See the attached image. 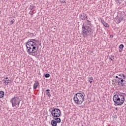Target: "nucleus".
Listing matches in <instances>:
<instances>
[{"instance_id": "obj_1", "label": "nucleus", "mask_w": 126, "mask_h": 126, "mask_svg": "<svg viewBox=\"0 0 126 126\" xmlns=\"http://www.w3.org/2000/svg\"><path fill=\"white\" fill-rule=\"evenodd\" d=\"M82 32L84 38H86V37H90V36H91V35L93 34L92 29L89 27V26H84V24H83L82 26Z\"/></svg>"}, {"instance_id": "obj_2", "label": "nucleus", "mask_w": 126, "mask_h": 126, "mask_svg": "<svg viewBox=\"0 0 126 126\" xmlns=\"http://www.w3.org/2000/svg\"><path fill=\"white\" fill-rule=\"evenodd\" d=\"M73 99L74 101L75 104H77V105H81L84 101V96H83L82 94L78 93L75 94Z\"/></svg>"}, {"instance_id": "obj_3", "label": "nucleus", "mask_w": 126, "mask_h": 126, "mask_svg": "<svg viewBox=\"0 0 126 126\" xmlns=\"http://www.w3.org/2000/svg\"><path fill=\"white\" fill-rule=\"evenodd\" d=\"M52 110L51 112V115L52 116V118L53 120H59L58 122L60 123L61 121V118H59L61 116V110L59 108H54Z\"/></svg>"}, {"instance_id": "obj_4", "label": "nucleus", "mask_w": 126, "mask_h": 126, "mask_svg": "<svg viewBox=\"0 0 126 126\" xmlns=\"http://www.w3.org/2000/svg\"><path fill=\"white\" fill-rule=\"evenodd\" d=\"M10 103H11L13 108L17 109V108L19 107L20 104V100H19V97L18 95H16L12 98L10 100Z\"/></svg>"}, {"instance_id": "obj_5", "label": "nucleus", "mask_w": 126, "mask_h": 126, "mask_svg": "<svg viewBox=\"0 0 126 126\" xmlns=\"http://www.w3.org/2000/svg\"><path fill=\"white\" fill-rule=\"evenodd\" d=\"M38 49H39L38 45L35 44V45L32 47H30L29 50H28V53H29V55H32V56H35L36 54H34V55H33V54L37 53V52H38Z\"/></svg>"}, {"instance_id": "obj_6", "label": "nucleus", "mask_w": 126, "mask_h": 126, "mask_svg": "<svg viewBox=\"0 0 126 126\" xmlns=\"http://www.w3.org/2000/svg\"><path fill=\"white\" fill-rule=\"evenodd\" d=\"M118 106H122L125 103V96L123 94H118Z\"/></svg>"}, {"instance_id": "obj_7", "label": "nucleus", "mask_w": 126, "mask_h": 126, "mask_svg": "<svg viewBox=\"0 0 126 126\" xmlns=\"http://www.w3.org/2000/svg\"><path fill=\"white\" fill-rule=\"evenodd\" d=\"M37 44L36 43H35L33 41H29V40H28V42H27L26 43V47L28 49V50H29L30 47H33L34 46H36Z\"/></svg>"}, {"instance_id": "obj_8", "label": "nucleus", "mask_w": 126, "mask_h": 126, "mask_svg": "<svg viewBox=\"0 0 126 126\" xmlns=\"http://www.w3.org/2000/svg\"><path fill=\"white\" fill-rule=\"evenodd\" d=\"M59 122H59V119H54L51 121V125L52 126H58V123L60 124L61 122H62V120L60 119Z\"/></svg>"}, {"instance_id": "obj_9", "label": "nucleus", "mask_w": 126, "mask_h": 126, "mask_svg": "<svg viewBox=\"0 0 126 126\" xmlns=\"http://www.w3.org/2000/svg\"><path fill=\"white\" fill-rule=\"evenodd\" d=\"M118 97L119 94H115L113 96V101L118 106H119V98H118Z\"/></svg>"}, {"instance_id": "obj_10", "label": "nucleus", "mask_w": 126, "mask_h": 126, "mask_svg": "<svg viewBox=\"0 0 126 126\" xmlns=\"http://www.w3.org/2000/svg\"><path fill=\"white\" fill-rule=\"evenodd\" d=\"M123 20H124V17L123 16V15H120L118 16V18L116 19L117 24H119V23H121V22H122Z\"/></svg>"}, {"instance_id": "obj_11", "label": "nucleus", "mask_w": 126, "mask_h": 126, "mask_svg": "<svg viewBox=\"0 0 126 126\" xmlns=\"http://www.w3.org/2000/svg\"><path fill=\"white\" fill-rule=\"evenodd\" d=\"M79 17L81 20H85L87 18V15L85 13L80 14Z\"/></svg>"}, {"instance_id": "obj_12", "label": "nucleus", "mask_w": 126, "mask_h": 126, "mask_svg": "<svg viewBox=\"0 0 126 126\" xmlns=\"http://www.w3.org/2000/svg\"><path fill=\"white\" fill-rule=\"evenodd\" d=\"M34 82L35 83H34L33 84V89L35 90V89H37V87H38V86H39V82H38L37 80L35 81Z\"/></svg>"}, {"instance_id": "obj_13", "label": "nucleus", "mask_w": 126, "mask_h": 126, "mask_svg": "<svg viewBox=\"0 0 126 126\" xmlns=\"http://www.w3.org/2000/svg\"><path fill=\"white\" fill-rule=\"evenodd\" d=\"M7 80V82H6ZM2 82H3L4 84L6 85H8V83H10V82H11V81L9 80V79L5 80V79H4L2 80Z\"/></svg>"}, {"instance_id": "obj_14", "label": "nucleus", "mask_w": 126, "mask_h": 126, "mask_svg": "<svg viewBox=\"0 0 126 126\" xmlns=\"http://www.w3.org/2000/svg\"><path fill=\"white\" fill-rule=\"evenodd\" d=\"M50 91H51V90L48 89L46 90V92H45L47 96H48V97H51V96L50 94L51 93L50 92Z\"/></svg>"}, {"instance_id": "obj_15", "label": "nucleus", "mask_w": 126, "mask_h": 126, "mask_svg": "<svg viewBox=\"0 0 126 126\" xmlns=\"http://www.w3.org/2000/svg\"><path fill=\"white\" fill-rule=\"evenodd\" d=\"M118 79L120 80L121 86H124V85H125V83H124V81H125V80H124L122 78H118Z\"/></svg>"}, {"instance_id": "obj_16", "label": "nucleus", "mask_w": 126, "mask_h": 126, "mask_svg": "<svg viewBox=\"0 0 126 126\" xmlns=\"http://www.w3.org/2000/svg\"><path fill=\"white\" fill-rule=\"evenodd\" d=\"M4 97V92L1 91H0V98H3Z\"/></svg>"}, {"instance_id": "obj_17", "label": "nucleus", "mask_w": 126, "mask_h": 126, "mask_svg": "<svg viewBox=\"0 0 126 126\" xmlns=\"http://www.w3.org/2000/svg\"><path fill=\"white\" fill-rule=\"evenodd\" d=\"M89 81L90 83H92V82H93V81H94V80L93 79V77H89Z\"/></svg>"}, {"instance_id": "obj_18", "label": "nucleus", "mask_w": 126, "mask_h": 126, "mask_svg": "<svg viewBox=\"0 0 126 126\" xmlns=\"http://www.w3.org/2000/svg\"><path fill=\"white\" fill-rule=\"evenodd\" d=\"M35 7V6L31 5L29 7V9H31V10H32V9H34Z\"/></svg>"}, {"instance_id": "obj_19", "label": "nucleus", "mask_w": 126, "mask_h": 126, "mask_svg": "<svg viewBox=\"0 0 126 126\" xmlns=\"http://www.w3.org/2000/svg\"><path fill=\"white\" fill-rule=\"evenodd\" d=\"M104 26H105V27H106L107 28H108L109 27V24L107 23H104L103 24Z\"/></svg>"}, {"instance_id": "obj_20", "label": "nucleus", "mask_w": 126, "mask_h": 126, "mask_svg": "<svg viewBox=\"0 0 126 126\" xmlns=\"http://www.w3.org/2000/svg\"><path fill=\"white\" fill-rule=\"evenodd\" d=\"M45 77L46 78H49V77H50V74H49V73L45 74Z\"/></svg>"}, {"instance_id": "obj_21", "label": "nucleus", "mask_w": 126, "mask_h": 126, "mask_svg": "<svg viewBox=\"0 0 126 126\" xmlns=\"http://www.w3.org/2000/svg\"><path fill=\"white\" fill-rule=\"evenodd\" d=\"M124 46L123 45V44H121L119 46V49H121V50H123V49H124Z\"/></svg>"}, {"instance_id": "obj_22", "label": "nucleus", "mask_w": 126, "mask_h": 126, "mask_svg": "<svg viewBox=\"0 0 126 126\" xmlns=\"http://www.w3.org/2000/svg\"><path fill=\"white\" fill-rule=\"evenodd\" d=\"M29 42H37V40H36L35 39H32L30 40H29Z\"/></svg>"}, {"instance_id": "obj_23", "label": "nucleus", "mask_w": 126, "mask_h": 126, "mask_svg": "<svg viewBox=\"0 0 126 126\" xmlns=\"http://www.w3.org/2000/svg\"><path fill=\"white\" fill-rule=\"evenodd\" d=\"M87 22L88 25H91V21L88 20H87Z\"/></svg>"}, {"instance_id": "obj_24", "label": "nucleus", "mask_w": 126, "mask_h": 126, "mask_svg": "<svg viewBox=\"0 0 126 126\" xmlns=\"http://www.w3.org/2000/svg\"><path fill=\"white\" fill-rule=\"evenodd\" d=\"M14 21H15V20L13 19V20H11L10 21V23H11V24H13V23H14Z\"/></svg>"}, {"instance_id": "obj_25", "label": "nucleus", "mask_w": 126, "mask_h": 126, "mask_svg": "<svg viewBox=\"0 0 126 126\" xmlns=\"http://www.w3.org/2000/svg\"><path fill=\"white\" fill-rule=\"evenodd\" d=\"M100 20H101L102 23H103V24H104L105 23V21H104V19H100Z\"/></svg>"}, {"instance_id": "obj_26", "label": "nucleus", "mask_w": 126, "mask_h": 126, "mask_svg": "<svg viewBox=\"0 0 126 126\" xmlns=\"http://www.w3.org/2000/svg\"><path fill=\"white\" fill-rule=\"evenodd\" d=\"M123 75H124V74H119V76H120V77H123Z\"/></svg>"}, {"instance_id": "obj_27", "label": "nucleus", "mask_w": 126, "mask_h": 126, "mask_svg": "<svg viewBox=\"0 0 126 126\" xmlns=\"http://www.w3.org/2000/svg\"><path fill=\"white\" fill-rule=\"evenodd\" d=\"M123 79H126V75H125V74H123Z\"/></svg>"}, {"instance_id": "obj_28", "label": "nucleus", "mask_w": 126, "mask_h": 126, "mask_svg": "<svg viewBox=\"0 0 126 126\" xmlns=\"http://www.w3.org/2000/svg\"><path fill=\"white\" fill-rule=\"evenodd\" d=\"M4 79H5V80H8V77H6Z\"/></svg>"}, {"instance_id": "obj_29", "label": "nucleus", "mask_w": 126, "mask_h": 126, "mask_svg": "<svg viewBox=\"0 0 126 126\" xmlns=\"http://www.w3.org/2000/svg\"><path fill=\"white\" fill-rule=\"evenodd\" d=\"M63 3H65L66 2L65 1H62Z\"/></svg>"}, {"instance_id": "obj_30", "label": "nucleus", "mask_w": 126, "mask_h": 126, "mask_svg": "<svg viewBox=\"0 0 126 126\" xmlns=\"http://www.w3.org/2000/svg\"><path fill=\"white\" fill-rule=\"evenodd\" d=\"M122 51H123V49H120L119 50L120 53H122Z\"/></svg>"}, {"instance_id": "obj_31", "label": "nucleus", "mask_w": 126, "mask_h": 126, "mask_svg": "<svg viewBox=\"0 0 126 126\" xmlns=\"http://www.w3.org/2000/svg\"><path fill=\"white\" fill-rule=\"evenodd\" d=\"M109 59H110V60H111V61H112V62L114 61V60H113V59H112V58L110 57Z\"/></svg>"}, {"instance_id": "obj_32", "label": "nucleus", "mask_w": 126, "mask_h": 126, "mask_svg": "<svg viewBox=\"0 0 126 126\" xmlns=\"http://www.w3.org/2000/svg\"><path fill=\"white\" fill-rule=\"evenodd\" d=\"M113 119H115V120H116V119H117V116L115 115V116L113 117Z\"/></svg>"}, {"instance_id": "obj_33", "label": "nucleus", "mask_w": 126, "mask_h": 126, "mask_svg": "<svg viewBox=\"0 0 126 126\" xmlns=\"http://www.w3.org/2000/svg\"><path fill=\"white\" fill-rule=\"evenodd\" d=\"M112 57V59H115L114 55H113Z\"/></svg>"}, {"instance_id": "obj_34", "label": "nucleus", "mask_w": 126, "mask_h": 126, "mask_svg": "<svg viewBox=\"0 0 126 126\" xmlns=\"http://www.w3.org/2000/svg\"><path fill=\"white\" fill-rule=\"evenodd\" d=\"M88 18L87 17V18H86V20L87 21L88 20Z\"/></svg>"}, {"instance_id": "obj_35", "label": "nucleus", "mask_w": 126, "mask_h": 126, "mask_svg": "<svg viewBox=\"0 0 126 126\" xmlns=\"http://www.w3.org/2000/svg\"><path fill=\"white\" fill-rule=\"evenodd\" d=\"M116 78H118L119 79V77L118 76H116Z\"/></svg>"}, {"instance_id": "obj_36", "label": "nucleus", "mask_w": 126, "mask_h": 126, "mask_svg": "<svg viewBox=\"0 0 126 126\" xmlns=\"http://www.w3.org/2000/svg\"><path fill=\"white\" fill-rule=\"evenodd\" d=\"M119 83H121V81L119 80L118 85H119Z\"/></svg>"}, {"instance_id": "obj_37", "label": "nucleus", "mask_w": 126, "mask_h": 126, "mask_svg": "<svg viewBox=\"0 0 126 126\" xmlns=\"http://www.w3.org/2000/svg\"><path fill=\"white\" fill-rule=\"evenodd\" d=\"M30 14H31V15H33V14L32 13H30Z\"/></svg>"}, {"instance_id": "obj_38", "label": "nucleus", "mask_w": 126, "mask_h": 126, "mask_svg": "<svg viewBox=\"0 0 126 126\" xmlns=\"http://www.w3.org/2000/svg\"><path fill=\"white\" fill-rule=\"evenodd\" d=\"M111 36L112 37V38H113L114 37L113 35H111Z\"/></svg>"}, {"instance_id": "obj_39", "label": "nucleus", "mask_w": 126, "mask_h": 126, "mask_svg": "<svg viewBox=\"0 0 126 126\" xmlns=\"http://www.w3.org/2000/svg\"><path fill=\"white\" fill-rule=\"evenodd\" d=\"M116 110H117V111L118 110V108H116Z\"/></svg>"}, {"instance_id": "obj_40", "label": "nucleus", "mask_w": 126, "mask_h": 126, "mask_svg": "<svg viewBox=\"0 0 126 126\" xmlns=\"http://www.w3.org/2000/svg\"><path fill=\"white\" fill-rule=\"evenodd\" d=\"M32 13H34V11H32Z\"/></svg>"}, {"instance_id": "obj_41", "label": "nucleus", "mask_w": 126, "mask_h": 126, "mask_svg": "<svg viewBox=\"0 0 126 126\" xmlns=\"http://www.w3.org/2000/svg\"><path fill=\"white\" fill-rule=\"evenodd\" d=\"M31 48H32V46H31Z\"/></svg>"}, {"instance_id": "obj_42", "label": "nucleus", "mask_w": 126, "mask_h": 126, "mask_svg": "<svg viewBox=\"0 0 126 126\" xmlns=\"http://www.w3.org/2000/svg\"><path fill=\"white\" fill-rule=\"evenodd\" d=\"M6 82H7V80H6Z\"/></svg>"}]
</instances>
